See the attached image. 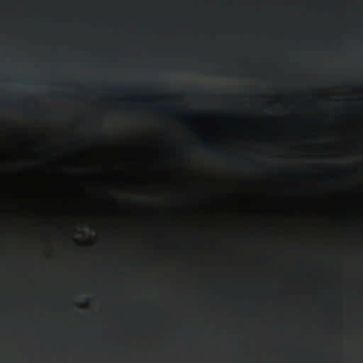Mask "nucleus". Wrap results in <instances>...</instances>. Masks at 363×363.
Returning <instances> with one entry per match:
<instances>
[{"instance_id": "f257e3e1", "label": "nucleus", "mask_w": 363, "mask_h": 363, "mask_svg": "<svg viewBox=\"0 0 363 363\" xmlns=\"http://www.w3.org/2000/svg\"><path fill=\"white\" fill-rule=\"evenodd\" d=\"M201 147L208 152H211L213 154L219 155L223 152V149L220 147H216V148H212L211 144L208 141H204L201 144Z\"/></svg>"}, {"instance_id": "f03ea898", "label": "nucleus", "mask_w": 363, "mask_h": 363, "mask_svg": "<svg viewBox=\"0 0 363 363\" xmlns=\"http://www.w3.org/2000/svg\"><path fill=\"white\" fill-rule=\"evenodd\" d=\"M190 93H191V94H197L196 92H194H194H193V91H191Z\"/></svg>"}]
</instances>
